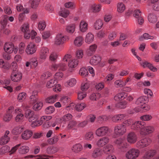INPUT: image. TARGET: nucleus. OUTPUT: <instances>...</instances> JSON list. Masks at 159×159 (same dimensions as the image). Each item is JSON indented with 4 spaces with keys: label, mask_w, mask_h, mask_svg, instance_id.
Wrapping results in <instances>:
<instances>
[{
    "label": "nucleus",
    "mask_w": 159,
    "mask_h": 159,
    "mask_svg": "<svg viewBox=\"0 0 159 159\" xmlns=\"http://www.w3.org/2000/svg\"><path fill=\"white\" fill-rule=\"evenodd\" d=\"M139 151L137 149L131 148L126 153L125 156L127 159H135L139 156Z\"/></svg>",
    "instance_id": "nucleus-1"
},
{
    "label": "nucleus",
    "mask_w": 159,
    "mask_h": 159,
    "mask_svg": "<svg viewBox=\"0 0 159 159\" xmlns=\"http://www.w3.org/2000/svg\"><path fill=\"white\" fill-rule=\"evenodd\" d=\"M25 116L30 122L37 120L39 117L38 116L35 114L34 111L30 109L25 111Z\"/></svg>",
    "instance_id": "nucleus-2"
},
{
    "label": "nucleus",
    "mask_w": 159,
    "mask_h": 159,
    "mask_svg": "<svg viewBox=\"0 0 159 159\" xmlns=\"http://www.w3.org/2000/svg\"><path fill=\"white\" fill-rule=\"evenodd\" d=\"M154 130L155 129L153 126H143L142 129L140 130L139 132L140 134L142 135H146L153 133Z\"/></svg>",
    "instance_id": "nucleus-3"
},
{
    "label": "nucleus",
    "mask_w": 159,
    "mask_h": 159,
    "mask_svg": "<svg viewBox=\"0 0 159 159\" xmlns=\"http://www.w3.org/2000/svg\"><path fill=\"white\" fill-rule=\"evenodd\" d=\"M152 142L151 139L149 138H145L143 139L137 143V147L139 148H143L148 146Z\"/></svg>",
    "instance_id": "nucleus-4"
},
{
    "label": "nucleus",
    "mask_w": 159,
    "mask_h": 159,
    "mask_svg": "<svg viewBox=\"0 0 159 159\" xmlns=\"http://www.w3.org/2000/svg\"><path fill=\"white\" fill-rule=\"evenodd\" d=\"M109 128L107 126H103L98 128L96 131V135L99 137H102L108 133Z\"/></svg>",
    "instance_id": "nucleus-5"
},
{
    "label": "nucleus",
    "mask_w": 159,
    "mask_h": 159,
    "mask_svg": "<svg viewBox=\"0 0 159 159\" xmlns=\"http://www.w3.org/2000/svg\"><path fill=\"white\" fill-rule=\"evenodd\" d=\"M126 131V128L125 125L122 124L115 127L114 133L117 135H122Z\"/></svg>",
    "instance_id": "nucleus-6"
},
{
    "label": "nucleus",
    "mask_w": 159,
    "mask_h": 159,
    "mask_svg": "<svg viewBox=\"0 0 159 159\" xmlns=\"http://www.w3.org/2000/svg\"><path fill=\"white\" fill-rule=\"evenodd\" d=\"M138 137L136 134L133 132L128 133L127 137V142L130 144H134L137 140Z\"/></svg>",
    "instance_id": "nucleus-7"
},
{
    "label": "nucleus",
    "mask_w": 159,
    "mask_h": 159,
    "mask_svg": "<svg viewBox=\"0 0 159 159\" xmlns=\"http://www.w3.org/2000/svg\"><path fill=\"white\" fill-rule=\"evenodd\" d=\"M134 16L137 19L138 23L142 25L144 22V20L142 16V12L139 10L137 9L135 10L134 12Z\"/></svg>",
    "instance_id": "nucleus-8"
},
{
    "label": "nucleus",
    "mask_w": 159,
    "mask_h": 159,
    "mask_svg": "<svg viewBox=\"0 0 159 159\" xmlns=\"http://www.w3.org/2000/svg\"><path fill=\"white\" fill-rule=\"evenodd\" d=\"M145 123L144 122L141 121H137L133 122L131 126V129L134 130H137L140 129V130L142 129L143 126H145Z\"/></svg>",
    "instance_id": "nucleus-9"
},
{
    "label": "nucleus",
    "mask_w": 159,
    "mask_h": 159,
    "mask_svg": "<svg viewBox=\"0 0 159 159\" xmlns=\"http://www.w3.org/2000/svg\"><path fill=\"white\" fill-rule=\"evenodd\" d=\"M49 53L48 49L46 47H43L41 49L39 53V58L43 60H45Z\"/></svg>",
    "instance_id": "nucleus-10"
},
{
    "label": "nucleus",
    "mask_w": 159,
    "mask_h": 159,
    "mask_svg": "<svg viewBox=\"0 0 159 159\" xmlns=\"http://www.w3.org/2000/svg\"><path fill=\"white\" fill-rule=\"evenodd\" d=\"M144 150L146 152L143 157V159H151L156 153V151L155 150L151 149L147 150V148H145Z\"/></svg>",
    "instance_id": "nucleus-11"
},
{
    "label": "nucleus",
    "mask_w": 159,
    "mask_h": 159,
    "mask_svg": "<svg viewBox=\"0 0 159 159\" xmlns=\"http://www.w3.org/2000/svg\"><path fill=\"white\" fill-rule=\"evenodd\" d=\"M109 139L107 137L100 138L97 142L96 145L99 147H102L109 142Z\"/></svg>",
    "instance_id": "nucleus-12"
},
{
    "label": "nucleus",
    "mask_w": 159,
    "mask_h": 159,
    "mask_svg": "<svg viewBox=\"0 0 159 159\" xmlns=\"http://www.w3.org/2000/svg\"><path fill=\"white\" fill-rule=\"evenodd\" d=\"M14 108L13 107H10L7 111V113L3 116V120L5 121H10L12 118L11 113L13 111Z\"/></svg>",
    "instance_id": "nucleus-13"
},
{
    "label": "nucleus",
    "mask_w": 159,
    "mask_h": 159,
    "mask_svg": "<svg viewBox=\"0 0 159 159\" xmlns=\"http://www.w3.org/2000/svg\"><path fill=\"white\" fill-rule=\"evenodd\" d=\"M36 51V48L35 45L32 43H29L27 46L25 52L28 54H32L34 53Z\"/></svg>",
    "instance_id": "nucleus-14"
},
{
    "label": "nucleus",
    "mask_w": 159,
    "mask_h": 159,
    "mask_svg": "<svg viewBox=\"0 0 159 159\" xmlns=\"http://www.w3.org/2000/svg\"><path fill=\"white\" fill-rule=\"evenodd\" d=\"M10 134L8 130H7L4 135L1 137L0 139V144L4 145L7 144L10 140V138L8 135Z\"/></svg>",
    "instance_id": "nucleus-15"
},
{
    "label": "nucleus",
    "mask_w": 159,
    "mask_h": 159,
    "mask_svg": "<svg viewBox=\"0 0 159 159\" xmlns=\"http://www.w3.org/2000/svg\"><path fill=\"white\" fill-rule=\"evenodd\" d=\"M65 38L63 35L61 34L57 35L54 39V44L57 45L62 44L64 41Z\"/></svg>",
    "instance_id": "nucleus-16"
},
{
    "label": "nucleus",
    "mask_w": 159,
    "mask_h": 159,
    "mask_svg": "<svg viewBox=\"0 0 159 159\" xmlns=\"http://www.w3.org/2000/svg\"><path fill=\"white\" fill-rule=\"evenodd\" d=\"M103 154V151L102 149L99 148H95L93 151L91 156L93 158H96L100 157Z\"/></svg>",
    "instance_id": "nucleus-17"
},
{
    "label": "nucleus",
    "mask_w": 159,
    "mask_h": 159,
    "mask_svg": "<svg viewBox=\"0 0 159 159\" xmlns=\"http://www.w3.org/2000/svg\"><path fill=\"white\" fill-rule=\"evenodd\" d=\"M14 46V45L12 43H6L4 45V49L7 53H12Z\"/></svg>",
    "instance_id": "nucleus-18"
},
{
    "label": "nucleus",
    "mask_w": 159,
    "mask_h": 159,
    "mask_svg": "<svg viewBox=\"0 0 159 159\" xmlns=\"http://www.w3.org/2000/svg\"><path fill=\"white\" fill-rule=\"evenodd\" d=\"M101 57L98 55L94 56L93 57L90 61V63L93 65H96L98 64L101 61Z\"/></svg>",
    "instance_id": "nucleus-19"
},
{
    "label": "nucleus",
    "mask_w": 159,
    "mask_h": 159,
    "mask_svg": "<svg viewBox=\"0 0 159 159\" xmlns=\"http://www.w3.org/2000/svg\"><path fill=\"white\" fill-rule=\"evenodd\" d=\"M22 78V75L20 73L13 72L11 75V79L12 81L17 82L20 81Z\"/></svg>",
    "instance_id": "nucleus-20"
},
{
    "label": "nucleus",
    "mask_w": 159,
    "mask_h": 159,
    "mask_svg": "<svg viewBox=\"0 0 159 159\" xmlns=\"http://www.w3.org/2000/svg\"><path fill=\"white\" fill-rule=\"evenodd\" d=\"M32 134L33 133L31 130L27 129L22 133L21 138L23 139L28 140L31 137Z\"/></svg>",
    "instance_id": "nucleus-21"
},
{
    "label": "nucleus",
    "mask_w": 159,
    "mask_h": 159,
    "mask_svg": "<svg viewBox=\"0 0 159 159\" xmlns=\"http://www.w3.org/2000/svg\"><path fill=\"white\" fill-rule=\"evenodd\" d=\"M125 117V115L124 114H119L114 116L112 118V121L115 122H119Z\"/></svg>",
    "instance_id": "nucleus-22"
},
{
    "label": "nucleus",
    "mask_w": 159,
    "mask_h": 159,
    "mask_svg": "<svg viewBox=\"0 0 159 159\" xmlns=\"http://www.w3.org/2000/svg\"><path fill=\"white\" fill-rule=\"evenodd\" d=\"M23 129L24 127L23 126H18L13 128L12 130V133L14 135H17L20 134Z\"/></svg>",
    "instance_id": "nucleus-23"
},
{
    "label": "nucleus",
    "mask_w": 159,
    "mask_h": 159,
    "mask_svg": "<svg viewBox=\"0 0 159 159\" xmlns=\"http://www.w3.org/2000/svg\"><path fill=\"white\" fill-rule=\"evenodd\" d=\"M147 98L146 96H141L138 98L135 102V103L139 106H142L145 103Z\"/></svg>",
    "instance_id": "nucleus-24"
},
{
    "label": "nucleus",
    "mask_w": 159,
    "mask_h": 159,
    "mask_svg": "<svg viewBox=\"0 0 159 159\" xmlns=\"http://www.w3.org/2000/svg\"><path fill=\"white\" fill-rule=\"evenodd\" d=\"M124 140L122 138H118L116 139L114 141V143L116 144L119 145H121L123 148H126L127 146V144L126 143L124 142Z\"/></svg>",
    "instance_id": "nucleus-25"
},
{
    "label": "nucleus",
    "mask_w": 159,
    "mask_h": 159,
    "mask_svg": "<svg viewBox=\"0 0 159 159\" xmlns=\"http://www.w3.org/2000/svg\"><path fill=\"white\" fill-rule=\"evenodd\" d=\"M83 38L82 36H79L75 38L74 41V43L75 45L80 47L83 44Z\"/></svg>",
    "instance_id": "nucleus-26"
},
{
    "label": "nucleus",
    "mask_w": 159,
    "mask_h": 159,
    "mask_svg": "<svg viewBox=\"0 0 159 159\" xmlns=\"http://www.w3.org/2000/svg\"><path fill=\"white\" fill-rule=\"evenodd\" d=\"M88 24L84 21L82 20L81 21L80 25V30L81 32H84L86 31L88 29Z\"/></svg>",
    "instance_id": "nucleus-27"
},
{
    "label": "nucleus",
    "mask_w": 159,
    "mask_h": 159,
    "mask_svg": "<svg viewBox=\"0 0 159 159\" xmlns=\"http://www.w3.org/2000/svg\"><path fill=\"white\" fill-rule=\"evenodd\" d=\"M94 39L93 35L90 33H89L86 35L85 39V42L88 43H91L93 41Z\"/></svg>",
    "instance_id": "nucleus-28"
},
{
    "label": "nucleus",
    "mask_w": 159,
    "mask_h": 159,
    "mask_svg": "<svg viewBox=\"0 0 159 159\" xmlns=\"http://www.w3.org/2000/svg\"><path fill=\"white\" fill-rule=\"evenodd\" d=\"M148 19L149 22L152 23H156L157 20V16L152 13H150L148 15Z\"/></svg>",
    "instance_id": "nucleus-29"
},
{
    "label": "nucleus",
    "mask_w": 159,
    "mask_h": 159,
    "mask_svg": "<svg viewBox=\"0 0 159 159\" xmlns=\"http://www.w3.org/2000/svg\"><path fill=\"white\" fill-rule=\"evenodd\" d=\"M82 146L81 144L78 143L74 145L72 147V151L76 153H78L80 152L82 149Z\"/></svg>",
    "instance_id": "nucleus-30"
},
{
    "label": "nucleus",
    "mask_w": 159,
    "mask_h": 159,
    "mask_svg": "<svg viewBox=\"0 0 159 159\" xmlns=\"http://www.w3.org/2000/svg\"><path fill=\"white\" fill-rule=\"evenodd\" d=\"M126 97V93H120L116 94L114 97V99L116 101H118L120 100L123 99Z\"/></svg>",
    "instance_id": "nucleus-31"
},
{
    "label": "nucleus",
    "mask_w": 159,
    "mask_h": 159,
    "mask_svg": "<svg viewBox=\"0 0 159 159\" xmlns=\"http://www.w3.org/2000/svg\"><path fill=\"white\" fill-rule=\"evenodd\" d=\"M59 139L57 135H55L51 138L49 139L48 140V143L50 144H54L56 143Z\"/></svg>",
    "instance_id": "nucleus-32"
},
{
    "label": "nucleus",
    "mask_w": 159,
    "mask_h": 159,
    "mask_svg": "<svg viewBox=\"0 0 159 159\" xmlns=\"http://www.w3.org/2000/svg\"><path fill=\"white\" fill-rule=\"evenodd\" d=\"M78 64V61L77 60L73 59L70 60L68 62V66L70 67L75 68L76 67Z\"/></svg>",
    "instance_id": "nucleus-33"
},
{
    "label": "nucleus",
    "mask_w": 159,
    "mask_h": 159,
    "mask_svg": "<svg viewBox=\"0 0 159 159\" xmlns=\"http://www.w3.org/2000/svg\"><path fill=\"white\" fill-rule=\"evenodd\" d=\"M97 46L95 44H93L89 47V49L87 52V55L89 56L91 55L93 52L96 51Z\"/></svg>",
    "instance_id": "nucleus-34"
},
{
    "label": "nucleus",
    "mask_w": 159,
    "mask_h": 159,
    "mask_svg": "<svg viewBox=\"0 0 159 159\" xmlns=\"http://www.w3.org/2000/svg\"><path fill=\"white\" fill-rule=\"evenodd\" d=\"M49 156L43 155H38L36 156H34L32 155H29L26 157L28 158H32L34 157V159H47L48 158L47 157H49Z\"/></svg>",
    "instance_id": "nucleus-35"
},
{
    "label": "nucleus",
    "mask_w": 159,
    "mask_h": 159,
    "mask_svg": "<svg viewBox=\"0 0 159 159\" xmlns=\"http://www.w3.org/2000/svg\"><path fill=\"white\" fill-rule=\"evenodd\" d=\"M57 96V95L55 94L48 98L46 99V102L49 103H54L56 101V98Z\"/></svg>",
    "instance_id": "nucleus-36"
},
{
    "label": "nucleus",
    "mask_w": 159,
    "mask_h": 159,
    "mask_svg": "<svg viewBox=\"0 0 159 159\" xmlns=\"http://www.w3.org/2000/svg\"><path fill=\"white\" fill-rule=\"evenodd\" d=\"M103 25L102 21L101 20H98L94 24V27L96 30L100 29Z\"/></svg>",
    "instance_id": "nucleus-37"
},
{
    "label": "nucleus",
    "mask_w": 159,
    "mask_h": 159,
    "mask_svg": "<svg viewBox=\"0 0 159 159\" xmlns=\"http://www.w3.org/2000/svg\"><path fill=\"white\" fill-rule=\"evenodd\" d=\"M85 107V105L84 103H78L75 105V109L77 111H81Z\"/></svg>",
    "instance_id": "nucleus-38"
},
{
    "label": "nucleus",
    "mask_w": 159,
    "mask_h": 159,
    "mask_svg": "<svg viewBox=\"0 0 159 159\" xmlns=\"http://www.w3.org/2000/svg\"><path fill=\"white\" fill-rule=\"evenodd\" d=\"M29 151V148L27 146H22L19 149V151L20 153L21 154H25L28 152Z\"/></svg>",
    "instance_id": "nucleus-39"
},
{
    "label": "nucleus",
    "mask_w": 159,
    "mask_h": 159,
    "mask_svg": "<svg viewBox=\"0 0 159 159\" xmlns=\"http://www.w3.org/2000/svg\"><path fill=\"white\" fill-rule=\"evenodd\" d=\"M58 149L55 147H50L47 149V152L49 154H53L57 152Z\"/></svg>",
    "instance_id": "nucleus-40"
},
{
    "label": "nucleus",
    "mask_w": 159,
    "mask_h": 159,
    "mask_svg": "<svg viewBox=\"0 0 159 159\" xmlns=\"http://www.w3.org/2000/svg\"><path fill=\"white\" fill-rule=\"evenodd\" d=\"M75 25L74 24H70L67 26L66 30L67 31L70 33H73L75 30Z\"/></svg>",
    "instance_id": "nucleus-41"
},
{
    "label": "nucleus",
    "mask_w": 159,
    "mask_h": 159,
    "mask_svg": "<svg viewBox=\"0 0 159 159\" xmlns=\"http://www.w3.org/2000/svg\"><path fill=\"white\" fill-rule=\"evenodd\" d=\"M90 8L92 11L94 12L99 11L101 10V7L99 5L93 4L91 5Z\"/></svg>",
    "instance_id": "nucleus-42"
},
{
    "label": "nucleus",
    "mask_w": 159,
    "mask_h": 159,
    "mask_svg": "<svg viewBox=\"0 0 159 159\" xmlns=\"http://www.w3.org/2000/svg\"><path fill=\"white\" fill-rule=\"evenodd\" d=\"M101 97V94L98 93H93L90 96V99L92 100L96 101Z\"/></svg>",
    "instance_id": "nucleus-43"
},
{
    "label": "nucleus",
    "mask_w": 159,
    "mask_h": 159,
    "mask_svg": "<svg viewBox=\"0 0 159 159\" xmlns=\"http://www.w3.org/2000/svg\"><path fill=\"white\" fill-rule=\"evenodd\" d=\"M57 82V80L54 79H51L48 82L47 86L48 88H51L56 84Z\"/></svg>",
    "instance_id": "nucleus-44"
},
{
    "label": "nucleus",
    "mask_w": 159,
    "mask_h": 159,
    "mask_svg": "<svg viewBox=\"0 0 159 159\" xmlns=\"http://www.w3.org/2000/svg\"><path fill=\"white\" fill-rule=\"evenodd\" d=\"M24 118V115L22 113H19L17 114L15 117V120L16 122H21L23 121Z\"/></svg>",
    "instance_id": "nucleus-45"
},
{
    "label": "nucleus",
    "mask_w": 159,
    "mask_h": 159,
    "mask_svg": "<svg viewBox=\"0 0 159 159\" xmlns=\"http://www.w3.org/2000/svg\"><path fill=\"white\" fill-rule=\"evenodd\" d=\"M154 38L153 36H151L148 33H145L143 35V36H141L139 38V39L140 41L143 40V39H153Z\"/></svg>",
    "instance_id": "nucleus-46"
},
{
    "label": "nucleus",
    "mask_w": 159,
    "mask_h": 159,
    "mask_svg": "<svg viewBox=\"0 0 159 159\" xmlns=\"http://www.w3.org/2000/svg\"><path fill=\"white\" fill-rule=\"evenodd\" d=\"M10 148L7 146H5L2 147L0 148V155L5 153L9 152Z\"/></svg>",
    "instance_id": "nucleus-47"
},
{
    "label": "nucleus",
    "mask_w": 159,
    "mask_h": 159,
    "mask_svg": "<svg viewBox=\"0 0 159 159\" xmlns=\"http://www.w3.org/2000/svg\"><path fill=\"white\" fill-rule=\"evenodd\" d=\"M0 67L2 70H8L9 69V66L5 63L3 60L0 59Z\"/></svg>",
    "instance_id": "nucleus-48"
},
{
    "label": "nucleus",
    "mask_w": 159,
    "mask_h": 159,
    "mask_svg": "<svg viewBox=\"0 0 159 159\" xmlns=\"http://www.w3.org/2000/svg\"><path fill=\"white\" fill-rule=\"evenodd\" d=\"M125 9V6L123 3L120 2L118 4L117 11L119 12L120 13L123 12Z\"/></svg>",
    "instance_id": "nucleus-49"
},
{
    "label": "nucleus",
    "mask_w": 159,
    "mask_h": 159,
    "mask_svg": "<svg viewBox=\"0 0 159 159\" xmlns=\"http://www.w3.org/2000/svg\"><path fill=\"white\" fill-rule=\"evenodd\" d=\"M72 116L70 114H68L63 116L61 120L62 122L64 121L65 123L68 121L72 118Z\"/></svg>",
    "instance_id": "nucleus-50"
},
{
    "label": "nucleus",
    "mask_w": 159,
    "mask_h": 159,
    "mask_svg": "<svg viewBox=\"0 0 159 159\" xmlns=\"http://www.w3.org/2000/svg\"><path fill=\"white\" fill-rule=\"evenodd\" d=\"M77 124V122L76 121L73 120H71L69 122L67 128L68 129H72Z\"/></svg>",
    "instance_id": "nucleus-51"
},
{
    "label": "nucleus",
    "mask_w": 159,
    "mask_h": 159,
    "mask_svg": "<svg viewBox=\"0 0 159 159\" xmlns=\"http://www.w3.org/2000/svg\"><path fill=\"white\" fill-rule=\"evenodd\" d=\"M46 26V23L44 20L40 21L38 24V28L39 30H43Z\"/></svg>",
    "instance_id": "nucleus-52"
},
{
    "label": "nucleus",
    "mask_w": 159,
    "mask_h": 159,
    "mask_svg": "<svg viewBox=\"0 0 159 159\" xmlns=\"http://www.w3.org/2000/svg\"><path fill=\"white\" fill-rule=\"evenodd\" d=\"M55 109L53 106H50L47 107L45 110V112L46 114H50L52 113Z\"/></svg>",
    "instance_id": "nucleus-53"
},
{
    "label": "nucleus",
    "mask_w": 159,
    "mask_h": 159,
    "mask_svg": "<svg viewBox=\"0 0 159 159\" xmlns=\"http://www.w3.org/2000/svg\"><path fill=\"white\" fill-rule=\"evenodd\" d=\"M43 103L41 102H37L33 106V109L36 111L40 110L43 106Z\"/></svg>",
    "instance_id": "nucleus-54"
},
{
    "label": "nucleus",
    "mask_w": 159,
    "mask_h": 159,
    "mask_svg": "<svg viewBox=\"0 0 159 159\" xmlns=\"http://www.w3.org/2000/svg\"><path fill=\"white\" fill-rule=\"evenodd\" d=\"M58 56L56 52H52L49 56V59L50 61L55 62Z\"/></svg>",
    "instance_id": "nucleus-55"
},
{
    "label": "nucleus",
    "mask_w": 159,
    "mask_h": 159,
    "mask_svg": "<svg viewBox=\"0 0 159 159\" xmlns=\"http://www.w3.org/2000/svg\"><path fill=\"white\" fill-rule=\"evenodd\" d=\"M37 95L36 92H33L31 96L30 97L32 102L33 103H35L38 100Z\"/></svg>",
    "instance_id": "nucleus-56"
},
{
    "label": "nucleus",
    "mask_w": 159,
    "mask_h": 159,
    "mask_svg": "<svg viewBox=\"0 0 159 159\" xmlns=\"http://www.w3.org/2000/svg\"><path fill=\"white\" fill-rule=\"evenodd\" d=\"M30 66L35 67L38 64V62L37 59L35 58H33L30 59Z\"/></svg>",
    "instance_id": "nucleus-57"
},
{
    "label": "nucleus",
    "mask_w": 159,
    "mask_h": 159,
    "mask_svg": "<svg viewBox=\"0 0 159 159\" xmlns=\"http://www.w3.org/2000/svg\"><path fill=\"white\" fill-rule=\"evenodd\" d=\"M127 103L125 101L118 102L116 104V107L120 109H124L126 107Z\"/></svg>",
    "instance_id": "nucleus-58"
},
{
    "label": "nucleus",
    "mask_w": 159,
    "mask_h": 159,
    "mask_svg": "<svg viewBox=\"0 0 159 159\" xmlns=\"http://www.w3.org/2000/svg\"><path fill=\"white\" fill-rule=\"evenodd\" d=\"M69 13L68 10L64 9L60 12V15L64 18H66L69 15Z\"/></svg>",
    "instance_id": "nucleus-59"
},
{
    "label": "nucleus",
    "mask_w": 159,
    "mask_h": 159,
    "mask_svg": "<svg viewBox=\"0 0 159 159\" xmlns=\"http://www.w3.org/2000/svg\"><path fill=\"white\" fill-rule=\"evenodd\" d=\"M108 117L105 115H102L98 116L97 119V121L99 122L102 123L103 121L108 120Z\"/></svg>",
    "instance_id": "nucleus-60"
},
{
    "label": "nucleus",
    "mask_w": 159,
    "mask_h": 159,
    "mask_svg": "<svg viewBox=\"0 0 159 159\" xmlns=\"http://www.w3.org/2000/svg\"><path fill=\"white\" fill-rule=\"evenodd\" d=\"M140 118L142 120L146 121L150 120L152 118V117L150 115H145L141 116Z\"/></svg>",
    "instance_id": "nucleus-61"
},
{
    "label": "nucleus",
    "mask_w": 159,
    "mask_h": 159,
    "mask_svg": "<svg viewBox=\"0 0 159 159\" xmlns=\"http://www.w3.org/2000/svg\"><path fill=\"white\" fill-rule=\"evenodd\" d=\"M114 83L115 86L117 88L121 87L125 85V83L120 80L116 81Z\"/></svg>",
    "instance_id": "nucleus-62"
},
{
    "label": "nucleus",
    "mask_w": 159,
    "mask_h": 159,
    "mask_svg": "<svg viewBox=\"0 0 159 159\" xmlns=\"http://www.w3.org/2000/svg\"><path fill=\"white\" fill-rule=\"evenodd\" d=\"M84 138L86 140H91L94 138L93 133L91 132L86 133L85 135Z\"/></svg>",
    "instance_id": "nucleus-63"
},
{
    "label": "nucleus",
    "mask_w": 159,
    "mask_h": 159,
    "mask_svg": "<svg viewBox=\"0 0 159 159\" xmlns=\"http://www.w3.org/2000/svg\"><path fill=\"white\" fill-rule=\"evenodd\" d=\"M79 74L82 76H85L88 75L89 73L86 69L84 68H82L80 70Z\"/></svg>",
    "instance_id": "nucleus-64"
}]
</instances>
